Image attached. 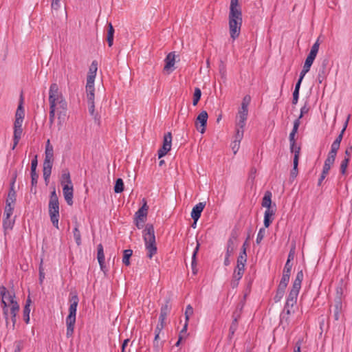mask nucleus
<instances>
[{
	"mask_svg": "<svg viewBox=\"0 0 352 352\" xmlns=\"http://www.w3.org/2000/svg\"><path fill=\"white\" fill-rule=\"evenodd\" d=\"M300 124V121H299L298 120H294L293 129H292V131L290 132L289 136L290 144L293 145L294 144L296 143L295 135L298 131Z\"/></svg>",
	"mask_w": 352,
	"mask_h": 352,
	"instance_id": "24",
	"label": "nucleus"
},
{
	"mask_svg": "<svg viewBox=\"0 0 352 352\" xmlns=\"http://www.w3.org/2000/svg\"><path fill=\"white\" fill-rule=\"evenodd\" d=\"M342 295V288L337 289L334 304L331 306V309H330V312L333 313V317L335 321L343 320L344 319Z\"/></svg>",
	"mask_w": 352,
	"mask_h": 352,
	"instance_id": "7",
	"label": "nucleus"
},
{
	"mask_svg": "<svg viewBox=\"0 0 352 352\" xmlns=\"http://www.w3.org/2000/svg\"><path fill=\"white\" fill-rule=\"evenodd\" d=\"M172 144V135L170 132L164 134L162 146L168 148L170 150Z\"/></svg>",
	"mask_w": 352,
	"mask_h": 352,
	"instance_id": "32",
	"label": "nucleus"
},
{
	"mask_svg": "<svg viewBox=\"0 0 352 352\" xmlns=\"http://www.w3.org/2000/svg\"><path fill=\"white\" fill-rule=\"evenodd\" d=\"M171 308L170 298H168L165 300V303L161 307L160 314L167 316L170 312Z\"/></svg>",
	"mask_w": 352,
	"mask_h": 352,
	"instance_id": "27",
	"label": "nucleus"
},
{
	"mask_svg": "<svg viewBox=\"0 0 352 352\" xmlns=\"http://www.w3.org/2000/svg\"><path fill=\"white\" fill-rule=\"evenodd\" d=\"M124 190V182L121 178H118L116 181L114 191L116 193H120Z\"/></svg>",
	"mask_w": 352,
	"mask_h": 352,
	"instance_id": "37",
	"label": "nucleus"
},
{
	"mask_svg": "<svg viewBox=\"0 0 352 352\" xmlns=\"http://www.w3.org/2000/svg\"><path fill=\"white\" fill-rule=\"evenodd\" d=\"M244 134V129H239L235 127V135L234 136V140L241 142Z\"/></svg>",
	"mask_w": 352,
	"mask_h": 352,
	"instance_id": "41",
	"label": "nucleus"
},
{
	"mask_svg": "<svg viewBox=\"0 0 352 352\" xmlns=\"http://www.w3.org/2000/svg\"><path fill=\"white\" fill-rule=\"evenodd\" d=\"M327 60H324L319 69L318 77H317V79H318L319 83H322L327 75Z\"/></svg>",
	"mask_w": 352,
	"mask_h": 352,
	"instance_id": "22",
	"label": "nucleus"
},
{
	"mask_svg": "<svg viewBox=\"0 0 352 352\" xmlns=\"http://www.w3.org/2000/svg\"><path fill=\"white\" fill-rule=\"evenodd\" d=\"M250 100L251 98L250 96H245L243 99L241 107L239 111L248 113V104L250 102Z\"/></svg>",
	"mask_w": 352,
	"mask_h": 352,
	"instance_id": "31",
	"label": "nucleus"
},
{
	"mask_svg": "<svg viewBox=\"0 0 352 352\" xmlns=\"http://www.w3.org/2000/svg\"><path fill=\"white\" fill-rule=\"evenodd\" d=\"M60 184L63 186L64 185H70L72 184V182L70 177L69 172L66 169L63 170L60 176Z\"/></svg>",
	"mask_w": 352,
	"mask_h": 352,
	"instance_id": "26",
	"label": "nucleus"
},
{
	"mask_svg": "<svg viewBox=\"0 0 352 352\" xmlns=\"http://www.w3.org/2000/svg\"><path fill=\"white\" fill-rule=\"evenodd\" d=\"M248 113L239 111L237 116V120L236 122V128L243 129L246 124Z\"/></svg>",
	"mask_w": 352,
	"mask_h": 352,
	"instance_id": "19",
	"label": "nucleus"
},
{
	"mask_svg": "<svg viewBox=\"0 0 352 352\" xmlns=\"http://www.w3.org/2000/svg\"><path fill=\"white\" fill-rule=\"evenodd\" d=\"M69 301L70 302L69 307V314L66 318V336L67 338L72 336L74 333V325L76 323V311L79 302L78 294L76 291L71 292L69 293Z\"/></svg>",
	"mask_w": 352,
	"mask_h": 352,
	"instance_id": "4",
	"label": "nucleus"
},
{
	"mask_svg": "<svg viewBox=\"0 0 352 352\" xmlns=\"http://www.w3.org/2000/svg\"><path fill=\"white\" fill-rule=\"evenodd\" d=\"M290 279V275H287V274H283L282 278L280 279V281L278 284V286L287 288V286L288 285V283L289 282Z\"/></svg>",
	"mask_w": 352,
	"mask_h": 352,
	"instance_id": "42",
	"label": "nucleus"
},
{
	"mask_svg": "<svg viewBox=\"0 0 352 352\" xmlns=\"http://www.w3.org/2000/svg\"><path fill=\"white\" fill-rule=\"evenodd\" d=\"M292 266H293L292 263H289V261H286V263L285 265V267H284V269L283 271V274H287V275L288 274L291 275Z\"/></svg>",
	"mask_w": 352,
	"mask_h": 352,
	"instance_id": "54",
	"label": "nucleus"
},
{
	"mask_svg": "<svg viewBox=\"0 0 352 352\" xmlns=\"http://www.w3.org/2000/svg\"><path fill=\"white\" fill-rule=\"evenodd\" d=\"M296 254V246L295 245H293L288 254L287 260V261H289V263H292V261L294 260V256Z\"/></svg>",
	"mask_w": 352,
	"mask_h": 352,
	"instance_id": "49",
	"label": "nucleus"
},
{
	"mask_svg": "<svg viewBox=\"0 0 352 352\" xmlns=\"http://www.w3.org/2000/svg\"><path fill=\"white\" fill-rule=\"evenodd\" d=\"M23 133L22 128H14V135H13V146L12 149L15 148V146L18 144Z\"/></svg>",
	"mask_w": 352,
	"mask_h": 352,
	"instance_id": "28",
	"label": "nucleus"
},
{
	"mask_svg": "<svg viewBox=\"0 0 352 352\" xmlns=\"http://www.w3.org/2000/svg\"><path fill=\"white\" fill-rule=\"evenodd\" d=\"M201 96V89L198 87H196L195 89V92L193 94V100H192V104L193 106H196L199 101Z\"/></svg>",
	"mask_w": 352,
	"mask_h": 352,
	"instance_id": "40",
	"label": "nucleus"
},
{
	"mask_svg": "<svg viewBox=\"0 0 352 352\" xmlns=\"http://www.w3.org/2000/svg\"><path fill=\"white\" fill-rule=\"evenodd\" d=\"M49 122L52 124L55 120V112L57 109H62L64 113L67 109V104L64 99L63 94L59 91L58 86L56 83H52L49 89Z\"/></svg>",
	"mask_w": 352,
	"mask_h": 352,
	"instance_id": "1",
	"label": "nucleus"
},
{
	"mask_svg": "<svg viewBox=\"0 0 352 352\" xmlns=\"http://www.w3.org/2000/svg\"><path fill=\"white\" fill-rule=\"evenodd\" d=\"M98 70V63L96 60H94L89 69L88 75L87 77V83L94 84L95 78L96 76V72Z\"/></svg>",
	"mask_w": 352,
	"mask_h": 352,
	"instance_id": "14",
	"label": "nucleus"
},
{
	"mask_svg": "<svg viewBox=\"0 0 352 352\" xmlns=\"http://www.w3.org/2000/svg\"><path fill=\"white\" fill-rule=\"evenodd\" d=\"M13 210V206H10L9 204H7L4 210V216L6 217V219H9L12 214Z\"/></svg>",
	"mask_w": 352,
	"mask_h": 352,
	"instance_id": "53",
	"label": "nucleus"
},
{
	"mask_svg": "<svg viewBox=\"0 0 352 352\" xmlns=\"http://www.w3.org/2000/svg\"><path fill=\"white\" fill-rule=\"evenodd\" d=\"M290 151L292 153H294V155L298 153V159H299L300 151V146H297L296 143L294 144L293 146H292V144H290Z\"/></svg>",
	"mask_w": 352,
	"mask_h": 352,
	"instance_id": "63",
	"label": "nucleus"
},
{
	"mask_svg": "<svg viewBox=\"0 0 352 352\" xmlns=\"http://www.w3.org/2000/svg\"><path fill=\"white\" fill-rule=\"evenodd\" d=\"M78 226H79L78 223L77 222H76V225H75V227L73 230V234H74V238L76 245L78 246H80L82 243V240H81L80 232V230H78Z\"/></svg>",
	"mask_w": 352,
	"mask_h": 352,
	"instance_id": "29",
	"label": "nucleus"
},
{
	"mask_svg": "<svg viewBox=\"0 0 352 352\" xmlns=\"http://www.w3.org/2000/svg\"><path fill=\"white\" fill-rule=\"evenodd\" d=\"M303 277L304 274L302 270L298 271L292 283V287L287 297V300H297L299 292L301 288Z\"/></svg>",
	"mask_w": 352,
	"mask_h": 352,
	"instance_id": "8",
	"label": "nucleus"
},
{
	"mask_svg": "<svg viewBox=\"0 0 352 352\" xmlns=\"http://www.w3.org/2000/svg\"><path fill=\"white\" fill-rule=\"evenodd\" d=\"M336 157V155L328 153L327 157L324 161V164L331 166L335 162Z\"/></svg>",
	"mask_w": 352,
	"mask_h": 352,
	"instance_id": "52",
	"label": "nucleus"
},
{
	"mask_svg": "<svg viewBox=\"0 0 352 352\" xmlns=\"http://www.w3.org/2000/svg\"><path fill=\"white\" fill-rule=\"evenodd\" d=\"M265 229L264 228H261L258 231V233L256 236V243L259 244L263 239L264 238Z\"/></svg>",
	"mask_w": 352,
	"mask_h": 352,
	"instance_id": "55",
	"label": "nucleus"
},
{
	"mask_svg": "<svg viewBox=\"0 0 352 352\" xmlns=\"http://www.w3.org/2000/svg\"><path fill=\"white\" fill-rule=\"evenodd\" d=\"M241 232V228L239 225H236L232 230L230 238L236 240Z\"/></svg>",
	"mask_w": 352,
	"mask_h": 352,
	"instance_id": "38",
	"label": "nucleus"
},
{
	"mask_svg": "<svg viewBox=\"0 0 352 352\" xmlns=\"http://www.w3.org/2000/svg\"><path fill=\"white\" fill-rule=\"evenodd\" d=\"M88 110L91 116H94L96 120H99L98 114H95V104L94 102H88Z\"/></svg>",
	"mask_w": 352,
	"mask_h": 352,
	"instance_id": "47",
	"label": "nucleus"
},
{
	"mask_svg": "<svg viewBox=\"0 0 352 352\" xmlns=\"http://www.w3.org/2000/svg\"><path fill=\"white\" fill-rule=\"evenodd\" d=\"M205 206V203L199 202L192 208L191 211V217L192 220H199Z\"/></svg>",
	"mask_w": 352,
	"mask_h": 352,
	"instance_id": "17",
	"label": "nucleus"
},
{
	"mask_svg": "<svg viewBox=\"0 0 352 352\" xmlns=\"http://www.w3.org/2000/svg\"><path fill=\"white\" fill-rule=\"evenodd\" d=\"M298 160L299 159H298V153H297L296 155H295L294 156V162H293L294 167H293V170H292V175L296 174V173H297V167H298Z\"/></svg>",
	"mask_w": 352,
	"mask_h": 352,
	"instance_id": "64",
	"label": "nucleus"
},
{
	"mask_svg": "<svg viewBox=\"0 0 352 352\" xmlns=\"http://www.w3.org/2000/svg\"><path fill=\"white\" fill-rule=\"evenodd\" d=\"M193 314V308L190 305H187L185 311V320L188 322L189 318Z\"/></svg>",
	"mask_w": 352,
	"mask_h": 352,
	"instance_id": "51",
	"label": "nucleus"
},
{
	"mask_svg": "<svg viewBox=\"0 0 352 352\" xmlns=\"http://www.w3.org/2000/svg\"><path fill=\"white\" fill-rule=\"evenodd\" d=\"M310 109L308 101H306L304 105L300 109V113L299 117L296 119L300 121V120L303 117L304 115L307 114Z\"/></svg>",
	"mask_w": 352,
	"mask_h": 352,
	"instance_id": "43",
	"label": "nucleus"
},
{
	"mask_svg": "<svg viewBox=\"0 0 352 352\" xmlns=\"http://www.w3.org/2000/svg\"><path fill=\"white\" fill-rule=\"evenodd\" d=\"M274 212L270 208H266V210L264 213L263 220H270V218L273 216Z\"/></svg>",
	"mask_w": 352,
	"mask_h": 352,
	"instance_id": "61",
	"label": "nucleus"
},
{
	"mask_svg": "<svg viewBox=\"0 0 352 352\" xmlns=\"http://www.w3.org/2000/svg\"><path fill=\"white\" fill-rule=\"evenodd\" d=\"M240 144H241V142H239L237 141L233 140L232 142V143H231V148H232L234 154H236L238 152V151H239V149L240 148Z\"/></svg>",
	"mask_w": 352,
	"mask_h": 352,
	"instance_id": "62",
	"label": "nucleus"
},
{
	"mask_svg": "<svg viewBox=\"0 0 352 352\" xmlns=\"http://www.w3.org/2000/svg\"><path fill=\"white\" fill-rule=\"evenodd\" d=\"M340 144L337 143V142H333L331 146V150L329 153L337 155V152L340 148Z\"/></svg>",
	"mask_w": 352,
	"mask_h": 352,
	"instance_id": "50",
	"label": "nucleus"
},
{
	"mask_svg": "<svg viewBox=\"0 0 352 352\" xmlns=\"http://www.w3.org/2000/svg\"><path fill=\"white\" fill-rule=\"evenodd\" d=\"M170 151L168 148L162 146L157 151L158 158H162L166 155V153Z\"/></svg>",
	"mask_w": 352,
	"mask_h": 352,
	"instance_id": "56",
	"label": "nucleus"
},
{
	"mask_svg": "<svg viewBox=\"0 0 352 352\" xmlns=\"http://www.w3.org/2000/svg\"><path fill=\"white\" fill-rule=\"evenodd\" d=\"M165 65L164 69L168 73L172 72V68L173 67L175 63V55L174 52H170L166 57L165 58Z\"/></svg>",
	"mask_w": 352,
	"mask_h": 352,
	"instance_id": "16",
	"label": "nucleus"
},
{
	"mask_svg": "<svg viewBox=\"0 0 352 352\" xmlns=\"http://www.w3.org/2000/svg\"><path fill=\"white\" fill-rule=\"evenodd\" d=\"M135 226L138 229H143L142 236L147 251V256L152 258L157 250L154 226L151 223L145 224V221H135Z\"/></svg>",
	"mask_w": 352,
	"mask_h": 352,
	"instance_id": "3",
	"label": "nucleus"
},
{
	"mask_svg": "<svg viewBox=\"0 0 352 352\" xmlns=\"http://www.w3.org/2000/svg\"><path fill=\"white\" fill-rule=\"evenodd\" d=\"M38 175L35 172H31V183L32 186H36L38 182Z\"/></svg>",
	"mask_w": 352,
	"mask_h": 352,
	"instance_id": "59",
	"label": "nucleus"
},
{
	"mask_svg": "<svg viewBox=\"0 0 352 352\" xmlns=\"http://www.w3.org/2000/svg\"><path fill=\"white\" fill-rule=\"evenodd\" d=\"M285 289L284 287H280L278 285L276 294L274 297V300L275 302H279L283 297L285 292Z\"/></svg>",
	"mask_w": 352,
	"mask_h": 352,
	"instance_id": "34",
	"label": "nucleus"
},
{
	"mask_svg": "<svg viewBox=\"0 0 352 352\" xmlns=\"http://www.w3.org/2000/svg\"><path fill=\"white\" fill-rule=\"evenodd\" d=\"M245 272L243 267L235 268L234 270L232 278L241 280Z\"/></svg>",
	"mask_w": 352,
	"mask_h": 352,
	"instance_id": "39",
	"label": "nucleus"
},
{
	"mask_svg": "<svg viewBox=\"0 0 352 352\" xmlns=\"http://www.w3.org/2000/svg\"><path fill=\"white\" fill-rule=\"evenodd\" d=\"M30 308H28V307H24L23 310V320L26 324H28L30 322Z\"/></svg>",
	"mask_w": 352,
	"mask_h": 352,
	"instance_id": "48",
	"label": "nucleus"
},
{
	"mask_svg": "<svg viewBox=\"0 0 352 352\" xmlns=\"http://www.w3.org/2000/svg\"><path fill=\"white\" fill-rule=\"evenodd\" d=\"M199 245H200L199 243L197 242V246L195 248L193 253H192V256L191 267H192V271L193 274H197V271H198L197 268V255L199 252Z\"/></svg>",
	"mask_w": 352,
	"mask_h": 352,
	"instance_id": "25",
	"label": "nucleus"
},
{
	"mask_svg": "<svg viewBox=\"0 0 352 352\" xmlns=\"http://www.w3.org/2000/svg\"><path fill=\"white\" fill-rule=\"evenodd\" d=\"M54 148L47 140L45 146V160L43 162V177L45 181L49 179L53 165Z\"/></svg>",
	"mask_w": 352,
	"mask_h": 352,
	"instance_id": "6",
	"label": "nucleus"
},
{
	"mask_svg": "<svg viewBox=\"0 0 352 352\" xmlns=\"http://www.w3.org/2000/svg\"><path fill=\"white\" fill-rule=\"evenodd\" d=\"M347 123H348V120L346 121L345 124L344 126V128L342 129V130L340 132V133L338 135V137L336 138V140L333 142H337V143L340 144V142H341V141L342 140V138H343V134H344V131H345V129L346 128V126H347Z\"/></svg>",
	"mask_w": 352,
	"mask_h": 352,
	"instance_id": "60",
	"label": "nucleus"
},
{
	"mask_svg": "<svg viewBox=\"0 0 352 352\" xmlns=\"http://www.w3.org/2000/svg\"><path fill=\"white\" fill-rule=\"evenodd\" d=\"M97 258L100 265V270L106 273L107 269L104 264V248L103 245L100 243L97 245Z\"/></svg>",
	"mask_w": 352,
	"mask_h": 352,
	"instance_id": "13",
	"label": "nucleus"
},
{
	"mask_svg": "<svg viewBox=\"0 0 352 352\" xmlns=\"http://www.w3.org/2000/svg\"><path fill=\"white\" fill-rule=\"evenodd\" d=\"M20 310V306L18 302H13L11 301V306H10V315H11V320L12 322V327L13 329L15 327V324L16 322V316L18 312Z\"/></svg>",
	"mask_w": 352,
	"mask_h": 352,
	"instance_id": "18",
	"label": "nucleus"
},
{
	"mask_svg": "<svg viewBox=\"0 0 352 352\" xmlns=\"http://www.w3.org/2000/svg\"><path fill=\"white\" fill-rule=\"evenodd\" d=\"M208 117V113L202 111L197 118V129L201 133H204L206 131Z\"/></svg>",
	"mask_w": 352,
	"mask_h": 352,
	"instance_id": "11",
	"label": "nucleus"
},
{
	"mask_svg": "<svg viewBox=\"0 0 352 352\" xmlns=\"http://www.w3.org/2000/svg\"><path fill=\"white\" fill-rule=\"evenodd\" d=\"M25 116V111L23 107V102L21 101L19 104L16 113H15V119L23 120Z\"/></svg>",
	"mask_w": 352,
	"mask_h": 352,
	"instance_id": "35",
	"label": "nucleus"
},
{
	"mask_svg": "<svg viewBox=\"0 0 352 352\" xmlns=\"http://www.w3.org/2000/svg\"><path fill=\"white\" fill-rule=\"evenodd\" d=\"M15 179H16V176L14 177V179H13V180H12V182L11 183L10 189V191H9L8 195V198L6 199V205L9 204L10 206H13L14 202H15V200H16V192L14 190V183H15Z\"/></svg>",
	"mask_w": 352,
	"mask_h": 352,
	"instance_id": "20",
	"label": "nucleus"
},
{
	"mask_svg": "<svg viewBox=\"0 0 352 352\" xmlns=\"http://www.w3.org/2000/svg\"><path fill=\"white\" fill-rule=\"evenodd\" d=\"M69 301L70 302L69 307V314L66 318V336L67 338L72 336L74 333V325L76 323V311L79 302L78 294L76 291L71 292L69 293Z\"/></svg>",
	"mask_w": 352,
	"mask_h": 352,
	"instance_id": "5",
	"label": "nucleus"
},
{
	"mask_svg": "<svg viewBox=\"0 0 352 352\" xmlns=\"http://www.w3.org/2000/svg\"><path fill=\"white\" fill-rule=\"evenodd\" d=\"M237 328H238L237 318H234L232 320V322L231 325H230V329H229L228 338L230 339H232V338L233 337V336H234L235 331H236Z\"/></svg>",
	"mask_w": 352,
	"mask_h": 352,
	"instance_id": "36",
	"label": "nucleus"
},
{
	"mask_svg": "<svg viewBox=\"0 0 352 352\" xmlns=\"http://www.w3.org/2000/svg\"><path fill=\"white\" fill-rule=\"evenodd\" d=\"M63 192L67 204L69 206L72 205L74 195L73 184L63 186Z\"/></svg>",
	"mask_w": 352,
	"mask_h": 352,
	"instance_id": "12",
	"label": "nucleus"
},
{
	"mask_svg": "<svg viewBox=\"0 0 352 352\" xmlns=\"http://www.w3.org/2000/svg\"><path fill=\"white\" fill-rule=\"evenodd\" d=\"M272 193L269 191L266 192L262 200V206L265 208H270L271 206Z\"/></svg>",
	"mask_w": 352,
	"mask_h": 352,
	"instance_id": "33",
	"label": "nucleus"
},
{
	"mask_svg": "<svg viewBox=\"0 0 352 352\" xmlns=\"http://www.w3.org/2000/svg\"><path fill=\"white\" fill-rule=\"evenodd\" d=\"M246 261H247L246 256H243V255H239V256L237 258V265H236V267L240 268L241 267H243V268H245V265L246 263Z\"/></svg>",
	"mask_w": 352,
	"mask_h": 352,
	"instance_id": "46",
	"label": "nucleus"
},
{
	"mask_svg": "<svg viewBox=\"0 0 352 352\" xmlns=\"http://www.w3.org/2000/svg\"><path fill=\"white\" fill-rule=\"evenodd\" d=\"M160 336L157 334L155 335V338L153 340V349L155 352H159L160 349L162 347V342H159Z\"/></svg>",
	"mask_w": 352,
	"mask_h": 352,
	"instance_id": "44",
	"label": "nucleus"
},
{
	"mask_svg": "<svg viewBox=\"0 0 352 352\" xmlns=\"http://www.w3.org/2000/svg\"><path fill=\"white\" fill-rule=\"evenodd\" d=\"M133 254V250L131 249L124 250L123 252L122 263L126 265H130V258Z\"/></svg>",
	"mask_w": 352,
	"mask_h": 352,
	"instance_id": "30",
	"label": "nucleus"
},
{
	"mask_svg": "<svg viewBox=\"0 0 352 352\" xmlns=\"http://www.w3.org/2000/svg\"><path fill=\"white\" fill-rule=\"evenodd\" d=\"M349 162V157H344V159L342 161L340 164V173L342 175L346 173V170Z\"/></svg>",
	"mask_w": 352,
	"mask_h": 352,
	"instance_id": "45",
	"label": "nucleus"
},
{
	"mask_svg": "<svg viewBox=\"0 0 352 352\" xmlns=\"http://www.w3.org/2000/svg\"><path fill=\"white\" fill-rule=\"evenodd\" d=\"M95 87L94 84L86 83V93L88 102H94L95 99Z\"/></svg>",
	"mask_w": 352,
	"mask_h": 352,
	"instance_id": "21",
	"label": "nucleus"
},
{
	"mask_svg": "<svg viewBox=\"0 0 352 352\" xmlns=\"http://www.w3.org/2000/svg\"><path fill=\"white\" fill-rule=\"evenodd\" d=\"M115 30L111 23H107V41L109 47H111L113 44Z\"/></svg>",
	"mask_w": 352,
	"mask_h": 352,
	"instance_id": "23",
	"label": "nucleus"
},
{
	"mask_svg": "<svg viewBox=\"0 0 352 352\" xmlns=\"http://www.w3.org/2000/svg\"><path fill=\"white\" fill-rule=\"evenodd\" d=\"M143 204L140 208L135 212L134 220H142L143 218L146 217L148 210V206H147L146 201L145 199H142Z\"/></svg>",
	"mask_w": 352,
	"mask_h": 352,
	"instance_id": "15",
	"label": "nucleus"
},
{
	"mask_svg": "<svg viewBox=\"0 0 352 352\" xmlns=\"http://www.w3.org/2000/svg\"><path fill=\"white\" fill-rule=\"evenodd\" d=\"M45 278V273L43 267V260H41L39 265V283H43V279Z\"/></svg>",
	"mask_w": 352,
	"mask_h": 352,
	"instance_id": "57",
	"label": "nucleus"
},
{
	"mask_svg": "<svg viewBox=\"0 0 352 352\" xmlns=\"http://www.w3.org/2000/svg\"><path fill=\"white\" fill-rule=\"evenodd\" d=\"M15 221H3V227L4 230L6 232L7 230H12L14 225Z\"/></svg>",
	"mask_w": 352,
	"mask_h": 352,
	"instance_id": "58",
	"label": "nucleus"
},
{
	"mask_svg": "<svg viewBox=\"0 0 352 352\" xmlns=\"http://www.w3.org/2000/svg\"><path fill=\"white\" fill-rule=\"evenodd\" d=\"M8 293L7 288L1 285L0 286V296L1 297V306L3 309V314L4 316V318L6 320V325L8 324V311H9V305L6 301V298H7L6 294Z\"/></svg>",
	"mask_w": 352,
	"mask_h": 352,
	"instance_id": "10",
	"label": "nucleus"
},
{
	"mask_svg": "<svg viewBox=\"0 0 352 352\" xmlns=\"http://www.w3.org/2000/svg\"><path fill=\"white\" fill-rule=\"evenodd\" d=\"M228 19L230 37L235 40L240 34L242 25V12L239 0H231Z\"/></svg>",
	"mask_w": 352,
	"mask_h": 352,
	"instance_id": "2",
	"label": "nucleus"
},
{
	"mask_svg": "<svg viewBox=\"0 0 352 352\" xmlns=\"http://www.w3.org/2000/svg\"><path fill=\"white\" fill-rule=\"evenodd\" d=\"M49 212L51 220H58L59 217L58 199L55 190L51 192L50 200L49 203Z\"/></svg>",
	"mask_w": 352,
	"mask_h": 352,
	"instance_id": "9",
	"label": "nucleus"
}]
</instances>
